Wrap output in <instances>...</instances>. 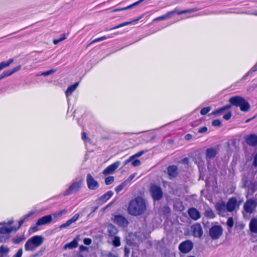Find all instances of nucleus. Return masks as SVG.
Wrapping results in <instances>:
<instances>
[{
    "instance_id": "nucleus-46",
    "label": "nucleus",
    "mask_w": 257,
    "mask_h": 257,
    "mask_svg": "<svg viewBox=\"0 0 257 257\" xmlns=\"http://www.w3.org/2000/svg\"><path fill=\"white\" fill-rule=\"evenodd\" d=\"M55 71L56 70L54 69L49 70L48 71L43 72L41 75L43 76H47L54 73V72H55Z\"/></svg>"
},
{
    "instance_id": "nucleus-3",
    "label": "nucleus",
    "mask_w": 257,
    "mask_h": 257,
    "mask_svg": "<svg viewBox=\"0 0 257 257\" xmlns=\"http://www.w3.org/2000/svg\"><path fill=\"white\" fill-rule=\"evenodd\" d=\"M150 192L153 200L155 201H159L163 197V191L158 185L151 184L150 188Z\"/></svg>"
},
{
    "instance_id": "nucleus-27",
    "label": "nucleus",
    "mask_w": 257,
    "mask_h": 257,
    "mask_svg": "<svg viewBox=\"0 0 257 257\" xmlns=\"http://www.w3.org/2000/svg\"><path fill=\"white\" fill-rule=\"evenodd\" d=\"M36 248V247H35L34 244L32 243L31 239H28L25 244V249L26 251L34 250Z\"/></svg>"
},
{
    "instance_id": "nucleus-2",
    "label": "nucleus",
    "mask_w": 257,
    "mask_h": 257,
    "mask_svg": "<svg viewBox=\"0 0 257 257\" xmlns=\"http://www.w3.org/2000/svg\"><path fill=\"white\" fill-rule=\"evenodd\" d=\"M228 102L230 103L229 105H231V107L232 106L239 107L241 111L248 112L250 110V105L249 102L240 95L230 97L228 99Z\"/></svg>"
},
{
    "instance_id": "nucleus-22",
    "label": "nucleus",
    "mask_w": 257,
    "mask_h": 257,
    "mask_svg": "<svg viewBox=\"0 0 257 257\" xmlns=\"http://www.w3.org/2000/svg\"><path fill=\"white\" fill-rule=\"evenodd\" d=\"M217 154V151L213 148H209L206 149L205 152V156L206 159H211L214 158Z\"/></svg>"
},
{
    "instance_id": "nucleus-18",
    "label": "nucleus",
    "mask_w": 257,
    "mask_h": 257,
    "mask_svg": "<svg viewBox=\"0 0 257 257\" xmlns=\"http://www.w3.org/2000/svg\"><path fill=\"white\" fill-rule=\"evenodd\" d=\"M52 220L51 214L45 215L39 218L37 221V225H42L50 223Z\"/></svg>"
},
{
    "instance_id": "nucleus-26",
    "label": "nucleus",
    "mask_w": 257,
    "mask_h": 257,
    "mask_svg": "<svg viewBox=\"0 0 257 257\" xmlns=\"http://www.w3.org/2000/svg\"><path fill=\"white\" fill-rule=\"evenodd\" d=\"M78 85V82H76L67 88L65 91V95L67 97L70 96Z\"/></svg>"
},
{
    "instance_id": "nucleus-33",
    "label": "nucleus",
    "mask_w": 257,
    "mask_h": 257,
    "mask_svg": "<svg viewBox=\"0 0 257 257\" xmlns=\"http://www.w3.org/2000/svg\"><path fill=\"white\" fill-rule=\"evenodd\" d=\"M111 37H112L111 36H102L101 37L96 38L94 40H93V41H92L90 43H89L87 45L86 48H88L89 46H90V45H91L93 43H96V42H100V41L105 40H106L107 39L110 38Z\"/></svg>"
},
{
    "instance_id": "nucleus-16",
    "label": "nucleus",
    "mask_w": 257,
    "mask_h": 257,
    "mask_svg": "<svg viewBox=\"0 0 257 257\" xmlns=\"http://www.w3.org/2000/svg\"><path fill=\"white\" fill-rule=\"evenodd\" d=\"M188 214L189 217L194 220H197L201 217L200 213L194 207L189 208L188 210Z\"/></svg>"
},
{
    "instance_id": "nucleus-4",
    "label": "nucleus",
    "mask_w": 257,
    "mask_h": 257,
    "mask_svg": "<svg viewBox=\"0 0 257 257\" xmlns=\"http://www.w3.org/2000/svg\"><path fill=\"white\" fill-rule=\"evenodd\" d=\"M196 11V9H191L185 10L178 12L177 9H175L173 11L168 12L166 14H165L163 16L157 17L156 18H155L154 19V21L164 20L175 13H177L178 15H181L184 14L194 12Z\"/></svg>"
},
{
    "instance_id": "nucleus-38",
    "label": "nucleus",
    "mask_w": 257,
    "mask_h": 257,
    "mask_svg": "<svg viewBox=\"0 0 257 257\" xmlns=\"http://www.w3.org/2000/svg\"><path fill=\"white\" fill-rule=\"evenodd\" d=\"M125 186H126V183L125 182L121 183V184H120L119 185H118L117 186H116L115 187V192L117 193H119V192H120L122 190H123Z\"/></svg>"
},
{
    "instance_id": "nucleus-48",
    "label": "nucleus",
    "mask_w": 257,
    "mask_h": 257,
    "mask_svg": "<svg viewBox=\"0 0 257 257\" xmlns=\"http://www.w3.org/2000/svg\"><path fill=\"white\" fill-rule=\"evenodd\" d=\"M146 151H141L139 152H138L137 153H136V154H135L134 155H133V156L131 157L130 159L131 158H134L135 157H140L141 156H142Z\"/></svg>"
},
{
    "instance_id": "nucleus-9",
    "label": "nucleus",
    "mask_w": 257,
    "mask_h": 257,
    "mask_svg": "<svg viewBox=\"0 0 257 257\" xmlns=\"http://www.w3.org/2000/svg\"><path fill=\"white\" fill-rule=\"evenodd\" d=\"M13 228L0 227V243L6 242L10 238V234L13 231Z\"/></svg>"
},
{
    "instance_id": "nucleus-42",
    "label": "nucleus",
    "mask_w": 257,
    "mask_h": 257,
    "mask_svg": "<svg viewBox=\"0 0 257 257\" xmlns=\"http://www.w3.org/2000/svg\"><path fill=\"white\" fill-rule=\"evenodd\" d=\"M24 223V220H22V219H20L18 221L19 225L17 227L12 226V227H10V228H13V231H17L22 226V225H23V224Z\"/></svg>"
},
{
    "instance_id": "nucleus-21",
    "label": "nucleus",
    "mask_w": 257,
    "mask_h": 257,
    "mask_svg": "<svg viewBox=\"0 0 257 257\" xmlns=\"http://www.w3.org/2000/svg\"><path fill=\"white\" fill-rule=\"evenodd\" d=\"M20 69H21V66L20 65H18V66L13 68V69H9V70H7L4 71L1 74V75H2V76L3 77V78H5V77H8V76L12 75L15 72L19 71V70H20Z\"/></svg>"
},
{
    "instance_id": "nucleus-37",
    "label": "nucleus",
    "mask_w": 257,
    "mask_h": 257,
    "mask_svg": "<svg viewBox=\"0 0 257 257\" xmlns=\"http://www.w3.org/2000/svg\"><path fill=\"white\" fill-rule=\"evenodd\" d=\"M79 217V214L78 213L75 214L72 217L67 221L68 225H70L72 223L76 221Z\"/></svg>"
},
{
    "instance_id": "nucleus-58",
    "label": "nucleus",
    "mask_w": 257,
    "mask_h": 257,
    "mask_svg": "<svg viewBox=\"0 0 257 257\" xmlns=\"http://www.w3.org/2000/svg\"><path fill=\"white\" fill-rule=\"evenodd\" d=\"M87 249V247L85 246H84L83 245H81L79 246V250L80 251H85Z\"/></svg>"
},
{
    "instance_id": "nucleus-7",
    "label": "nucleus",
    "mask_w": 257,
    "mask_h": 257,
    "mask_svg": "<svg viewBox=\"0 0 257 257\" xmlns=\"http://www.w3.org/2000/svg\"><path fill=\"white\" fill-rule=\"evenodd\" d=\"M223 228L220 225H213L209 229V234L211 238L213 239H218L222 234Z\"/></svg>"
},
{
    "instance_id": "nucleus-59",
    "label": "nucleus",
    "mask_w": 257,
    "mask_h": 257,
    "mask_svg": "<svg viewBox=\"0 0 257 257\" xmlns=\"http://www.w3.org/2000/svg\"><path fill=\"white\" fill-rule=\"evenodd\" d=\"M66 39V35L65 33H63L60 38H59V39L61 41L65 40Z\"/></svg>"
},
{
    "instance_id": "nucleus-52",
    "label": "nucleus",
    "mask_w": 257,
    "mask_h": 257,
    "mask_svg": "<svg viewBox=\"0 0 257 257\" xmlns=\"http://www.w3.org/2000/svg\"><path fill=\"white\" fill-rule=\"evenodd\" d=\"M231 112H228L227 113L224 114L223 116V118L225 120H228L231 118Z\"/></svg>"
},
{
    "instance_id": "nucleus-61",
    "label": "nucleus",
    "mask_w": 257,
    "mask_h": 257,
    "mask_svg": "<svg viewBox=\"0 0 257 257\" xmlns=\"http://www.w3.org/2000/svg\"><path fill=\"white\" fill-rule=\"evenodd\" d=\"M61 42V41L60 40V39H59V38L58 39H54L53 40V43L55 45L58 44L59 43H60Z\"/></svg>"
},
{
    "instance_id": "nucleus-13",
    "label": "nucleus",
    "mask_w": 257,
    "mask_h": 257,
    "mask_svg": "<svg viewBox=\"0 0 257 257\" xmlns=\"http://www.w3.org/2000/svg\"><path fill=\"white\" fill-rule=\"evenodd\" d=\"M86 183L88 188L91 190L96 189L99 187V184L90 174H88L86 176Z\"/></svg>"
},
{
    "instance_id": "nucleus-64",
    "label": "nucleus",
    "mask_w": 257,
    "mask_h": 257,
    "mask_svg": "<svg viewBox=\"0 0 257 257\" xmlns=\"http://www.w3.org/2000/svg\"><path fill=\"white\" fill-rule=\"evenodd\" d=\"M188 257H195V256H193V255H190V256H188Z\"/></svg>"
},
{
    "instance_id": "nucleus-53",
    "label": "nucleus",
    "mask_w": 257,
    "mask_h": 257,
    "mask_svg": "<svg viewBox=\"0 0 257 257\" xmlns=\"http://www.w3.org/2000/svg\"><path fill=\"white\" fill-rule=\"evenodd\" d=\"M207 127L206 126H203L199 129L198 131V133H203L206 132L207 131Z\"/></svg>"
},
{
    "instance_id": "nucleus-36",
    "label": "nucleus",
    "mask_w": 257,
    "mask_h": 257,
    "mask_svg": "<svg viewBox=\"0 0 257 257\" xmlns=\"http://www.w3.org/2000/svg\"><path fill=\"white\" fill-rule=\"evenodd\" d=\"M13 62V59H9L7 62H2L0 63V71L10 65V64Z\"/></svg>"
},
{
    "instance_id": "nucleus-32",
    "label": "nucleus",
    "mask_w": 257,
    "mask_h": 257,
    "mask_svg": "<svg viewBox=\"0 0 257 257\" xmlns=\"http://www.w3.org/2000/svg\"><path fill=\"white\" fill-rule=\"evenodd\" d=\"M10 251V248L3 245L0 246V257H7Z\"/></svg>"
},
{
    "instance_id": "nucleus-57",
    "label": "nucleus",
    "mask_w": 257,
    "mask_h": 257,
    "mask_svg": "<svg viewBox=\"0 0 257 257\" xmlns=\"http://www.w3.org/2000/svg\"><path fill=\"white\" fill-rule=\"evenodd\" d=\"M192 138V136L191 134H187L185 136V140L189 141Z\"/></svg>"
},
{
    "instance_id": "nucleus-45",
    "label": "nucleus",
    "mask_w": 257,
    "mask_h": 257,
    "mask_svg": "<svg viewBox=\"0 0 257 257\" xmlns=\"http://www.w3.org/2000/svg\"><path fill=\"white\" fill-rule=\"evenodd\" d=\"M33 214V212H30L28 214L24 215L21 219H22V220H24V222H25L27 220V219L30 216H32Z\"/></svg>"
},
{
    "instance_id": "nucleus-5",
    "label": "nucleus",
    "mask_w": 257,
    "mask_h": 257,
    "mask_svg": "<svg viewBox=\"0 0 257 257\" xmlns=\"http://www.w3.org/2000/svg\"><path fill=\"white\" fill-rule=\"evenodd\" d=\"M241 201H237L235 197L229 198L226 203V210L229 212H232L236 208L238 209L240 205Z\"/></svg>"
},
{
    "instance_id": "nucleus-63",
    "label": "nucleus",
    "mask_w": 257,
    "mask_h": 257,
    "mask_svg": "<svg viewBox=\"0 0 257 257\" xmlns=\"http://www.w3.org/2000/svg\"><path fill=\"white\" fill-rule=\"evenodd\" d=\"M251 119H247L246 121H245V122H249Z\"/></svg>"
},
{
    "instance_id": "nucleus-6",
    "label": "nucleus",
    "mask_w": 257,
    "mask_h": 257,
    "mask_svg": "<svg viewBox=\"0 0 257 257\" xmlns=\"http://www.w3.org/2000/svg\"><path fill=\"white\" fill-rule=\"evenodd\" d=\"M257 206V202L253 198L247 199L243 205L244 211L249 214L254 212Z\"/></svg>"
},
{
    "instance_id": "nucleus-55",
    "label": "nucleus",
    "mask_w": 257,
    "mask_h": 257,
    "mask_svg": "<svg viewBox=\"0 0 257 257\" xmlns=\"http://www.w3.org/2000/svg\"><path fill=\"white\" fill-rule=\"evenodd\" d=\"M82 139L84 141L86 142L88 140V138L87 137V134L85 132H82L81 135Z\"/></svg>"
},
{
    "instance_id": "nucleus-40",
    "label": "nucleus",
    "mask_w": 257,
    "mask_h": 257,
    "mask_svg": "<svg viewBox=\"0 0 257 257\" xmlns=\"http://www.w3.org/2000/svg\"><path fill=\"white\" fill-rule=\"evenodd\" d=\"M211 109L210 106L203 107L201 109L200 113L202 115H205L210 111Z\"/></svg>"
},
{
    "instance_id": "nucleus-29",
    "label": "nucleus",
    "mask_w": 257,
    "mask_h": 257,
    "mask_svg": "<svg viewBox=\"0 0 257 257\" xmlns=\"http://www.w3.org/2000/svg\"><path fill=\"white\" fill-rule=\"evenodd\" d=\"M113 193L111 191H107L99 198V200L104 203L111 197Z\"/></svg>"
},
{
    "instance_id": "nucleus-50",
    "label": "nucleus",
    "mask_w": 257,
    "mask_h": 257,
    "mask_svg": "<svg viewBox=\"0 0 257 257\" xmlns=\"http://www.w3.org/2000/svg\"><path fill=\"white\" fill-rule=\"evenodd\" d=\"M23 254L22 248L19 249L13 257H22Z\"/></svg>"
},
{
    "instance_id": "nucleus-28",
    "label": "nucleus",
    "mask_w": 257,
    "mask_h": 257,
    "mask_svg": "<svg viewBox=\"0 0 257 257\" xmlns=\"http://www.w3.org/2000/svg\"><path fill=\"white\" fill-rule=\"evenodd\" d=\"M230 108H231V105H229V104L223 106L215 110V111H213L211 113V114L217 115L218 114H221L224 111H225L227 109H229Z\"/></svg>"
},
{
    "instance_id": "nucleus-19",
    "label": "nucleus",
    "mask_w": 257,
    "mask_h": 257,
    "mask_svg": "<svg viewBox=\"0 0 257 257\" xmlns=\"http://www.w3.org/2000/svg\"><path fill=\"white\" fill-rule=\"evenodd\" d=\"M214 206L218 213H224L226 210V204L223 201L217 202Z\"/></svg>"
},
{
    "instance_id": "nucleus-39",
    "label": "nucleus",
    "mask_w": 257,
    "mask_h": 257,
    "mask_svg": "<svg viewBox=\"0 0 257 257\" xmlns=\"http://www.w3.org/2000/svg\"><path fill=\"white\" fill-rule=\"evenodd\" d=\"M112 244L115 247L119 246L121 244L119 237L114 236V238L112 241Z\"/></svg>"
},
{
    "instance_id": "nucleus-10",
    "label": "nucleus",
    "mask_w": 257,
    "mask_h": 257,
    "mask_svg": "<svg viewBox=\"0 0 257 257\" xmlns=\"http://www.w3.org/2000/svg\"><path fill=\"white\" fill-rule=\"evenodd\" d=\"M193 247L192 242L190 240H186L182 242L179 245V249L183 253L189 252Z\"/></svg>"
},
{
    "instance_id": "nucleus-25",
    "label": "nucleus",
    "mask_w": 257,
    "mask_h": 257,
    "mask_svg": "<svg viewBox=\"0 0 257 257\" xmlns=\"http://www.w3.org/2000/svg\"><path fill=\"white\" fill-rule=\"evenodd\" d=\"M118 230L116 227L112 224L108 225L107 232L110 236H114L117 233Z\"/></svg>"
},
{
    "instance_id": "nucleus-51",
    "label": "nucleus",
    "mask_w": 257,
    "mask_h": 257,
    "mask_svg": "<svg viewBox=\"0 0 257 257\" xmlns=\"http://www.w3.org/2000/svg\"><path fill=\"white\" fill-rule=\"evenodd\" d=\"M39 225H37V223L34 226H32L30 228V231H31L33 232H35L38 230V226Z\"/></svg>"
},
{
    "instance_id": "nucleus-24",
    "label": "nucleus",
    "mask_w": 257,
    "mask_h": 257,
    "mask_svg": "<svg viewBox=\"0 0 257 257\" xmlns=\"http://www.w3.org/2000/svg\"><path fill=\"white\" fill-rule=\"evenodd\" d=\"M143 16H140L138 18H137V19H134L131 21H130V22H124V23H121L117 26H115L110 29H109L108 30H114V29H118V28H119L120 27H122L123 26H127V25H130L134 22H138V21H139L141 18H142Z\"/></svg>"
},
{
    "instance_id": "nucleus-60",
    "label": "nucleus",
    "mask_w": 257,
    "mask_h": 257,
    "mask_svg": "<svg viewBox=\"0 0 257 257\" xmlns=\"http://www.w3.org/2000/svg\"><path fill=\"white\" fill-rule=\"evenodd\" d=\"M69 226L68 224V223L67 222V221L65 223H63L62 224H61L60 226V227L61 228H66V227Z\"/></svg>"
},
{
    "instance_id": "nucleus-41",
    "label": "nucleus",
    "mask_w": 257,
    "mask_h": 257,
    "mask_svg": "<svg viewBox=\"0 0 257 257\" xmlns=\"http://www.w3.org/2000/svg\"><path fill=\"white\" fill-rule=\"evenodd\" d=\"M114 179L113 176H108L105 179V183L106 185H110L114 182Z\"/></svg>"
},
{
    "instance_id": "nucleus-30",
    "label": "nucleus",
    "mask_w": 257,
    "mask_h": 257,
    "mask_svg": "<svg viewBox=\"0 0 257 257\" xmlns=\"http://www.w3.org/2000/svg\"><path fill=\"white\" fill-rule=\"evenodd\" d=\"M78 246V242L76 239H74L72 241L70 242L66 243L64 246V249H73L76 248Z\"/></svg>"
},
{
    "instance_id": "nucleus-34",
    "label": "nucleus",
    "mask_w": 257,
    "mask_h": 257,
    "mask_svg": "<svg viewBox=\"0 0 257 257\" xmlns=\"http://www.w3.org/2000/svg\"><path fill=\"white\" fill-rule=\"evenodd\" d=\"M141 2H142V0H139V1L135 2L134 4H132L131 5H129L126 7H124V8H122L121 9H115L113 10L112 11V12H115L126 10L127 9L132 8L133 6L138 5L139 4L141 3Z\"/></svg>"
},
{
    "instance_id": "nucleus-14",
    "label": "nucleus",
    "mask_w": 257,
    "mask_h": 257,
    "mask_svg": "<svg viewBox=\"0 0 257 257\" xmlns=\"http://www.w3.org/2000/svg\"><path fill=\"white\" fill-rule=\"evenodd\" d=\"M167 173L169 179L176 178L179 174L178 168L177 166L173 165L167 167Z\"/></svg>"
},
{
    "instance_id": "nucleus-17",
    "label": "nucleus",
    "mask_w": 257,
    "mask_h": 257,
    "mask_svg": "<svg viewBox=\"0 0 257 257\" xmlns=\"http://www.w3.org/2000/svg\"><path fill=\"white\" fill-rule=\"evenodd\" d=\"M245 142L249 146L255 147L257 145V135L250 134L245 138Z\"/></svg>"
},
{
    "instance_id": "nucleus-15",
    "label": "nucleus",
    "mask_w": 257,
    "mask_h": 257,
    "mask_svg": "<svg viewBox=\"0 0 257 257\" xmlns=\"http://www.w3.org/2000/svg\"><path fill=\"white\" fill-rule=\"evenodd\" d=\"M120 164L119 162L116 161L112 164L107 166L103 171V174L105 175L110 174L112 173L117 168Z\"/></svg>"
},
{
    "instance_id": "nucleus-1",
    "label": "nucleus",
    "mask_w": 257,
    "mask_h": 257,
    "mask_svg": "<svg viewBox=\"0 0 257 257\" xmlns=\"http://www.w3.org/2000/svg\"><path fill=\"white\" fill-rule=\"evenodd\" d=\"M147 209L146 199L142 197L138 196L132 199L127 207L128 214L133 216H139L143 214Z\"/></svg>"
},
{
    "instance_id": "nucleus-62",
    "label": "nucleus",
    "mask_w": 257,
    "mask_h": 257,
    "mask_svg": "<svg viewBox=\"0 0 257 257\" xmlns=\"http://www.w3.org/2000/svg\"><path fill=\"white\" fill-rule=\"evenodd\" d=\"M124 251H125V254L127 253H128L129 252V249L125 247Z\"/></svg>"
},
{
    "instance_id": "nucleus-44",
    "label": "nucleus",
    "mask_w": 257,
    "mask_h": 257,
    "mask_svg": "<svg viewBox=\"0 0 257 257\" xmlns=\"http://www.w3.org/2000/svg\"><path fill=\"white\" fill-rule=\"evenodd\" d=\"M212 125L214 126L219 127L221 125V122L219 119H214L212 121Z\"/></svg>"
},
{
    "instance_id": "nucleus-8",
    "label": "nucleus",
    "mask_w": 257,
    "mask_h": 257,
    "mask_svg": "<svg viewBox=\"0 0 257 257\" xmlns=\"http://www.w3.org/2000/svg\"><path fill=\"white\" fill-rule=\"evenodd\" d=\"M82 179L77 182H73L69 188L64 192L65 196L69 195L78 192L81 188Z\"/></svg>"
},
{
    "instance_id": "nucleus-43",
    "label": "nucleus",
    "mask_w": 257,
    "mask_h": 257,
    "mask_svg": "<svg viewBox=\"0 0 257 257\" xmlns=\"http://www.w3.org/2000/svg\"><path fill=\"white\" fill-rule=\"evenodd\" d=\"M226 224L227 226L230 228H232L233 227L234 221L232 217H230L228 218Z\"/></svg>"
},
{
    "instance_id": "nucleus-56",
    "label": "nucleus",
    "mask_w": 257,
    "mask_h": 257,
    "mask_svg": "<svg viewBox=\"0 0 257 257\" xmlns=\"http://www.w3.org/2000/svg\"><path fill=\"white\" fill-rule=\"evenodd\" d=\"M140 164H141V162L138 159H136L132 162V165L134 166H137Z\"/></svg>"
},
{
    "instance_id": "nucleus-35",
    "label": "nucleus",
    "mask_w": 257,
    "mask_h": 257,
    "mask_svg": "<svg viewBox=\"0 0 257 257\" xmlns=\"http://www.w3.org/2000/svg\"><path fill=\"white\" fill-rule=\"evenodd\" d=\"M204 215L206 217L210 219H213L215 217L214 212L211 209L205 210Z\"/></svg>"
},
{
    "instance_id": "nucleus-47",
    "label": "nucleus",
    "mask_w": 257,
    "mask_h": 257,
    "mask_svg": "<svg viewBox=\"0 0 257 257\" xmlns=\"http://www.w3.org/2000/svg\"><path fill=\"white\" fill-rule=\"evenodd\" d=\"M66 211H67L66 209L61 210L57 211L56 212H55L54 214V215H56V216H61L63 214H65L66 212Z\"/></svg>"
},
{
    "instance_id": "nucleus-49",
    "label": "nucleus",
    "mask_w": 257,
    "mask_h": 257,
    "mask_svg": "<svg viewBox=\"0 0 257 257\" xmlns=\"http://www.w3.org/2000/svg\"><path fill=\"white\" fill-rule=\"evenodd\" d=\"M83 242L85 245H89L91 243L92 240L89 238H85L83 239Z\"/></svg>"
},
{
    "instance_id": "nucleus-20",
    "label": "nucleus",
    "mask_w": 257,
    "mask_h": 257,
    "mask_svg": "<svg viewBox=\"0 0 257 257\" xmlns=\"http://www.w3.org/2000/svg\"><path fill=\"white\" fill-rule=\"evenodd\" d=\"M249 228L251 232L257 234V218L252 217L250 219Z\"/></svg>"
},
{
    "instance_id": "nucleus-11",
    "label": "nucleus",
    "mask_w": 257,
    "mask_h": 257,
    "mask_svg": "<svg viewBox=\"0 0 257 257\" xmlns=\"http://www.w3.org/2000/svg\"><path fill=\"white\" fill-rule=\"evenodd\" d=\"M112 220L114 223L120 227H126L128 224L127 219L121 215H114Z\"/></svg>"
},
{
    "instance_id": "nucleus-23",
    "label": "nucleus",
    "mask_w": 257,
    "mask_h": 257,
    "mask_svg": "<svg viewBox=\"0 0 257 257\" xmlns=\"http://www.w3.org/2000/svg\"><path fill=\"white\" fill-rule=\"evenodd\" d=\"M30 239L32 241V243L34 244L36 247L40 246L43 242V238L40 235H35L30 238Z\"/></svg>"
},
{
    "instance_id": "nucleus-31",
    "label": "nucleus",
    "mask_w": 257,
    "mask_h": 257,
    "mask_svg": "<svg viewBox=\"0 0 257 257\" xmlns=\"http://www.w3.org/2000/svg\"><path fill=\"white\" fill-rule=\"evenodd\" d=\"M26 239L24 234L17 235L15 237L12 239V242L15 244H18L23 241Z\"/></svg>"
},
{
    "instance_id": "nucleus-12",
    "label": "nucleus",
    "mask_w": 257,
    "mask_h": 257,
    "mask_svg": "<svg viewBox=\"0 0 257 257\" xmlns=\"http://www.w3.org/2000/svg\"><path fill=\"white\" fill-rule=\"evenodd\" d=\"M193 235L195 237L200 238L203 235V229L200 223H196L191 226Z\"/></svg>"
},
{
    "instance_id": "nucleus-54",
    "label": "nucleus",
    "mask_w": 257,
    "mask_h": 257,
    "mask_svg": "<svg viewBox=\"0 0 257 257\" xmlns=\"http://www.w3.org/2000/svg\"><path fill=\"white\" fill-rule=\"evenodd\" d=\"M252 166L254 167H257V153L255 154L254 158H253V161L252 162Z\"/></svg>"
}]
</instances>
